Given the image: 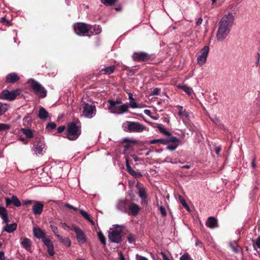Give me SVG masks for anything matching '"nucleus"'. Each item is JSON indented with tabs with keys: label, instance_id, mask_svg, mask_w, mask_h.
I'll return each instance as SVG.
<instances>
[{
	"label": "nucleus",
	"instance_id": "1",
	"mask_svg": "<svg viewBox=\"0 0 260 260\" xmlns=\"http://www.w3.org/2000/svg\"><path fill=\"white\" fill-rule=\"evenodd\" d=\"M108 102L109 105L108 107V109L111 113L122 114L128 111L129 107L128 104H123L120 101L109 100Z\"/></svg>",
	"mask_w": 260,
	"mask_h": 260
},
{
	"label": "nucleus",
	"instance_id": "2",
	"mask_svg": "<svg viewBox=\"0 0 260 260\" xmlns=\"http://www.w3.org/2000/svg\"><path fill=\"white\" fill-rule=\"evenodd\" d=\"M81 134V124L78 122L69 124L67 128V138L70 140H76Z\"/></svg>",
	"mask_w": 260,
	"mask_h": 260
},
{
	"label": "nucleus",
	"instance_id": "3",
	"mask_svg": "<svg viewBox=\"0 0 260 260\" xmlns=\"http://www.w3.org/2000/svg\"><path fill=\"white\" fill-rule=\"evenodd\" d=\"M82 115L87 118L91 119L95 116L96 108L95 105L83 103L81 106Z\"/></svg>",
	"mask_w": 260,
	"mask_h": 260
},
{
	"label": "nucleus",
	"instance_id": "4",
	"mask_svg": "<svg viewBox=\"0 0 260 260\" xmlns=\"http://www.w3.org/2000/svg\"><path fill=\"white\" fill-rule=\"evenodd\" d=\"M27 83L34 92L40 98H43L46 96V90L38 82L30 79L28 80Z\"/></svg>",
	"mask_w": 260,
	"mask_h": 260
},
{
	"label": "nucleus",
	"instance_id": "5",
	"mask_svg": "<svg viewBox=\"0 0 260 260\" xmlns=\"http://www.w3.org/2000/svg\"><path fill=\"white\" fill-rule=\"evenodd\" d=\"M108 238L112 242L120 243L122 240L121 229L118 226L111 229L109 231Z\"/></svg>",
	"mask_w": 260,
	"mask_h": 260
},
{
	"label": "nucleus",
	"instance_id": "6",
	"mask_svg": "<svg viewBox=\"0 0 260 260\" xmlns=\"http://www.w3.org/2000/svg\"><path fill=\"white\" fill-rule=\"evenodd\" d=\"M234 17L233 14L229 13L228 14H225L223 16L219 22L218 25H221L231 29L234 24Z\"/></svg>",
	"mask_w": 260,
	"mask_h": 260
},
{
	"label": "nucleus",
	"instance_id": "7",
	"mask_svg": "<svg viewBox=\"0 0 260 260\" xmlns=\"http://www.w3.org/2000/svg\"><path fill=\"white\" fill-rule=\"evenodd\" d=\"M125 124L131 132L141 133L145 130L148 131L146 126L138 122L127 121L125 123Z\"/></svg>",
	"mask_w": 260,
	"mask_h": 260
},
{
	"label": "nucleus",
	"instance_id": "8",
	"mask_svg": "<svg viewBox=\"0 0 260 260\" xmlns=\"http://www.w3.org/2000/svg\"><path fill=\"white\" fill-rule=\"evenodd\" d=\"M209 52V47L207 46H205L198 53L197 55V62L200 66H202L206 63Z\"/></svg>",
	"mask_w": 260,
	"mask_h": 260
},
{
	"label": "nucleus",
	"instance_id": "9",
	"mask_svg": "<svg viewBox=\"0 0 260 260\" xmlns=\"http://www.w3.org/2000/svg\"><path fill=\"white\" fill-rule=\"evenodd\" d=\"M75 33L81 36H85L88 33V25L84 23L79 22L74 24Z\"/></svg>",
	"mask_w": 260,
	"mask_h": 260
},
{
	"label": "nucleus",
	"instance_id": "10",
	"mask_svg": "<svg viewBox=\"0 0 260 260\" xmlns=\"http://www.w3.org/2000/svg\"><path fill=\"white\" fill-rule=\"evenodd\" d=\"M71 230L76 233L77 240L80 244H83L86 242V236L81 229L76 226H72Z\"/></svg>",
	"mask_w": 260,
	"mask_h": 260
},
{
	"label": "nucleus",
	"instance_id": "11",
	"mask_svg": "<svg viewBox=\"0 0 260 260\" xmlns=\"http://www.w3.org/2000/svg\"><path fill=\"white\" fill-rule=\"evenodd\" d=\"M231 29L221 25H218L216 34V39L218 42H222L230 33Z\"/></svg>",
	"mask_w": 260,
	"mask_h": 260
},
{
	"label": "nucleus",
	"instance_id": "12",
	"mask_svg": "<svg viewBox=\"0 0 260 260\" xmlns=\"http://www.w3.org/2000/svg\"><path fill=\"white\" fill-rule=\"evenodd\" d=\"M20 94V91L18 89L9 91L4 90L1 94L2 99L10 101L14 100L18 95Z\"/></svg>",
	"mask_w": 260,
	"mask_h": 260
},
{
	"label": "nucleus",
	"instance_id": "13",
	"mask_svg": "<svg viewBox=\"0 0 260 260\" xmlns=\"http://www.w3.org/2000/svg\"><path fill=\"white\" fill-rule=\"evenodd\" d=\"M46 149L45 143L41 142L34 144L33 146V150L37 155H42Z\"/></svg>",
	"mask_w": 260,
	"mask_h": 260
},
{
	"label": "nucleus",
	"instance_id": "14",
	"mask_svg": "<svg viewBox=\"0 0 260 260\" xmlns=\"http://www.w3.org/2000/svg\"><path fill=\"white\" fill-rule=\"evenodd\" d=\"M129 158L128 157H127L125 159V165L127 171L128 172V173L136 178L141 177L142 176V174L140 172H137L135 171L131 167L130 164H129Z\"/></svg>",
	"mask_w": 260,
	"mask_h": 260
},
{
	"label": "nucleus",
	"instance_id": "15",
	"mask_svg": "<svg viewBox=\"0 0 260 260\" xmlns=\"http://www.w3.org/2000/svg\"><path fill=\"white\" fill-rule=\"evenodd\" d=\"M43 204L39 201H34L32 211L35 215H40L43 210Z\"/></svg>",
	"mask_w": 260,
	"mask_h": 260
},
{
	"label": "nucleus",
	"instance_id": "16",
	"mask_svg": "<svg viewBox=\"0 0 260 260\" xmlns=\"http://www.w3.org/2000/svg\"><path fill=\"white\" fill-rule=\"evenodd\" d=\"M32 232L34 236L39 239H41L42 240L46 237L44 231L39 227H34Z\"/></svg>",
	"mask_w": 260,
	"mask_h": 260
},
{
	"label": "nucleus",
	"instance_id": "17",
	"mask_svg": "<svg viewBox=\"0 0 260 260\" xmlns=\"http://www.w3.org/2000/svg\"><path fill=\"white\" fill-rule=\"evenodd\" d=\"M88 33L89 32L90 35H98L101 33L102 29L99 25H88Z\"/></svg>",
	"mask_w": 260,
	"mask_h": 260
},
{
	"label": "nucleus",
	"instance_id": "18",
	"mask_svg": "<svg viewBox=\"0 0 260 260\" xmlns=\"http://www.w3.org/2000/svg\"><path fill=\"white\" fill-rule=\"evenodd\" d=\"M116 208L123 212H126L127 207V201L124 200H119L116 203Z\"/></svg>",
	"mask_w": 260,
	"mask_h": 260
},
{
	"label": "nucleus",
	"instance_id": "19",
	"mask_svg": "<svg viewBox=\"0 0 260 260\" xmlns=\"http://www.w3.org/2000/svg\"><path fill=\"white\" fill-rule=\"evenodd\" d=\"M133 58L134 60L138 61H144L147 60L148 58L147 54L140 52L139 53H135L133 54Z\"/></svg>",
	"mask_w": 260,
	"mask_h": 260
},
{
	"label": "nucleus",
	"instance_id": "20",
	"mask_svg": "<svg viewBox=\"0 0 260 260\" xmlns=\"http://www.w3.org/2000/svg\"><path fill=\"white\" fill-rule=\"evenodd\" d=\"M128 207L130 211V212L128 214H131L134 216H136L140 210L139 206L134 203L131 204Z\"/></svg>",
	"mask_w": 260,
	"mask_h": 260
},
{
	"label": "nucleus",
	"instance_id": "21",
	"mask_svg": "<svg viewBox=\"0 0 260 260\" xmlns=\"http://www.w3.org/2000/svg\"><path fill=\"white\" fill-rule=\"evenodd\" d=\"M6 225L3 228V231H6L8 233H11L15 231L17 229V225L16 223L12 224H8V222L5 223Z\"/></svg>",
	"mask_w": 260,
	"mask_h": 260
},
{
	"label": "nucleus",
	"instance_id": "22",
	"mask_svg": "<svg viewBox=\"0 0 260 260\" xmlns=\"http://www.w3.org/2000/svg\"><path fill=\"white\" fill-rule=\"evenodd\" d=\"M206 224L210 229H214L217 226V220L213 217H210L206 221Z\"/></svg>",
	"mask_w": 260,
	"mask_h": 260
},
{
	"label": "nucleus",
	"instance_id": "23",
	"mask_svg": "<svg viewBox=\"0 0 260 260\" xmlns=\"http://www.w3.org/2000/svg\"><path fill=\"white\" fill-rule=\"evenodd\" d=\"M19 79V76L17 74L12 73L8 74L6 78V81L8 83H14Z\"/></svg>",
	"mask_w": 260,
	"mask_h": 260
},
{
	"label": "nucleus",
	"instance_id": "24",
	"mask_svg": "<svg viewBox=\"0 0 260 260\" xmlns=\"http://www.w3.org/2000/svg\"><path fill=\"white\" fill-rule=\"evenodd\" d=\"M0 216L4 223L9 222V220L8 217L7 211L4 207L2 206H0Z\"/></svg>",
	"mask_w": 260,
	"mask_h": 260
},
{
	"label": "nucleus",
	"instance_id": "25",
	"mask_svg": "<svg viewBox=\"0 0 260 260\" xmlns=\"http://www.w3.org/2000/svg\"><path fill=\"white\" fill-rule=\"evenodd\" d=\"M48 115L49 113L45 109L41 107L38 113V117L42 120H45L48 117Z\"/></svg>",
	"mask_w": 260,
	"mask_h": 260
},
{
	"label": "nucleus",
	"instance_id": "26",
	"mask_svg": "<svg viewBox=\"0 0 260 260\" xmlns=\"http://www.w3.org/2000/svg\"><path fill=\"white\" fill-rule=\"evenodd\" d=\"M21 245L23 248L28 250L30 248L31 242L28 238H25L21 242Z\"/></svg>",
	"mask_w": 260,
	"mask_h": 260
},
{
	"label": "nucleus",
	"instance_id": "27",
	"mask_svg": "<svg viewBox=\"0 0 260 260\" xmlns=\"http://www.w3.org/2000/svg\"><path fill=\"white\" fill-rule=\"evenodd\" d=\"M114 70L115 68L114 66L105 67L101 69V70L100 71V74L109 75L113 73Z\"/></svg>",
	"mask_w": 260,
	"mask_h": 260
},
{
	"label": "nucleus",
	"instance_id": "28",
	"mask_svg": "<svg viewBox=\"0 0 260 260\" xmlns=\"http://www.w3.org/2000/svg\"><path fill=\"white\" fill-rule=\"evenodd\" d=\"M178 88L182 89L184 92H185L188 95L190 96L193 93V91L192 89L188 87L186 85H179L177 86Z\"/></svg>",
	"mask_w": 260,
	"mask_h": 260
},
{
	"label": "nucleus",
	"instance_id": "29",
	"mask_svg": "<svg viewBox=\"0 0 260 260\" xmlns=\"http://www.w3.org/2000/svg\"><path fill=\"white\" fill-rule=\"evenodd\" d=\"M57 238L62 242L66 246L70 247L71 246V241L69 238H63L60 235H57Z\"/></svg>",
	"mask_w": 260,
	"mask_h": 260
},
{
	"label": "nucleus",
	"instance_id": "30",
	"mask_svg": "<svg viewBox=\"0 0 260 260\" xmlns=\"http://www.w3.org/2000/svg\"><path fill=\"white\" fill-rule=\"evenodd\" d=\"M157 127L158 128L159 132L163 134L164 135L168 136H170L171 135L170 132L168 131L167 129L162 124L158 125Z\"/></svg>",
	"mask_w": 260,
	"mask_h": 260
},
{
	"label": "nucleus",
	"instance_id": "31",
	"mask_svg": "<svg viewBox=\"0 0 260 260\" xmlns=\"http://www.w3.org/2000/svg\"><path fill=\"white\" fill-rule=\"evenodd\" d=\"M139 196L142 200H145L147 198L146 191L145 188L141 187L139 190Z\"/></svg>",
	"mask_w": 260,
	"mask_h": 260
},
{
	"label": "nucleus",
	"instance_id": "32",
	"mask_svg": "<svg viewBox=\"0 0 260 260\" xmlns=\"http://www.w3.org/2000/svg\"><path fill=\"white\" fill-rule=\"evenodd\" d=\"M21 131L27 138H31L33 137V133L31 129L28 128H22Z\"/></svg>",
	"mask_w": 260,
	"mask_h": 260
},
{
	"label": "nucleus",
	"instance_id": "33",
	"mask_svg": "<svg viewBox=\"0 0 260 260\" xmlns=\"http://www.w3.org/2000/svg\"><path fill=\"white\" fill-rule=\"evenodd\" d=\"M11 202L16 207H19L21 206V202L18 199V198L15 196H13L11 199Z\"/></svg>",
	"mask_w": 260,
	"mask_h": 260
},
{
	"label": "nucleus",
	"instance_id": "34",
	"mask_svg": "<svg viewBox=\"0 0 260 260\" xmlns=\"http://www.w3.org/2000/svg\"><path fill=\"white\" fill-rule=\"evenodd\" d=\"M179 200L180 202V203L182 204V205L187 210L189 211L190 208L187 203H186V201L185 199L183 198V197L181 196H178Z\"/></svg>",
	"mask_w": 260,
	"mask_h": 260
},
{
	"label": "nucleus",
	"instance_id": "35",
	"mask_svg": "<svg viewBox=\"0 0 260 260\" xmlns=\"http://www.w3.org/2000/svg\"><path fill=\"white\" fill-rule=\"evenodd\" d=\"M42 241L47 247L53 245L52 242L47 237L44 238Z\"/></svg>",
	"mask_w": 260,
	"mask_h": 260
},
{
	"label": "nucleus",
	"instance_id": "36",
	"mask_svg": "<svg viewBox=\"0 0 260 260\" xmlns=\"http://www.w3.org/2000/svg\"><path fill=\"white\" fill-rule=\"evenodd\" d=\"M117 0H101V2L104 5L110 6L115 4Z\"/></svg>",
	"mask_w": 260,
	"mask_h": 260
},
{
	"label": "nucleus",
	"instance_id": "37",
	"mask_svg": "<svg viewBox=\"0 0 260 260\" xmlns=\"http://www.w3.org/2000/svg\"><path fill=\"white\" fill-rule=\"evenodd\" d=\"M98 238H99V240L101 241V242L103 244L105 245L106 244V239H105V236L103 234V233L101 232H98Z\"/></svg>",
	"mask_w": 260,
	"mask_h": 260
},
{
	"label": "nucleus",
	"instance_id": "38",
	"mask_svg": "<svg viewBox=\"0 0 260 260\" xmlns=\"http://www.w3.org/2000/svg\"><path fill=\"white\" fill-rule=\"evenodd\" d=\"M80 213L82 215V216L85 218L86 220H89L90 219V215L89 214L87 213L86 211L83 210H79Z\"/></svg>",
	"mask_w": 260,
	"mask_h": 260
},
{
	"label": "nucleus",
	"instance_id": "39",
	"mask_svg": "<svg viewBox=\"0 0 260 260\" xmlns=\"http://www.w3.org/2000/svg\"><path fill=\"white\" fill-rule=\"evenodd\" d=\"M7 110L6 105H4L0 103V116L2 115Z\"/></svg>",
	"mask_w": 260,
	"mask_h": 260
},
{
	"label": "nucleus",
	"instance_id": "40",
	"mask_svg": "<svg viewBox=\"0 0 260 260\" xmlns=\"http://www.w3.org/2000/svg\"><path fill=\"white\" fill-rule=\"evenodd\" d=\"M127 157H128L129 158V159L130 160L129 161H131V157L133 158V159L135 161H139L141 160V158L140 157H139L138 156H137L135 154H132V155H131L129 156H126L125 158Z\"/></svg>",
	"mask_w": 260,
	"mask_h": 260
},
{
	"label": "nucleus",
	"instance_id": "41",
	"mask_svg": "<svg viewBox=\"0 0 260 260\" xmlns=\"http://www.w3.org/2000/svg\"><path fill=\"white\" fill-rule=\"evenodd\" d=\"M180 260H190V257L188 253H184L180 257Z\"/></svg>",
	"mask_w": 260,
	"mask_h": 260
},
{
	"label": "nucleus",
	"instance_id": "42",
	"mask_svg": "<svg viewBox=\"0 0 260 260\" xmlns=\"http://www.w3.org/2000/svg\"><path fill=\"white\" fill-rule=\"evenodd\" d=\"M47 252L50 255L53 256L54 254V245L47 247Z\"/></svg>",
	"mask_w": 260,
	"mask_h": 260
},
{
	"label": "nucleus",
	"instance_id": "43",
	"mask_svg": "<svg viewBox=\"0 0 260 260\" xmlns=\"http://www.w3.org/2000/svg\"><path fill=\"white\" fill-rule=\"evenodd\" d=\"M129 106L133 108H139V106L136 102H135V101L131 100L129 101Z\"/></svg>",
	"mask_w": 260,
	"mask_h": 260
},
{
	"label": "nucleus",
	"instance_id": "44",
	"mask_svg": "<svg viewBox=\"0 0 260 260\" xmlns=\"http://www.w3.org/2000/svg\"><path fill=\"white\" fill-rule=\"evenodd\" d=\"M230 245L234 252H238L240 251V248L237 246L236 243L234 244V245H233L232 243H230Z\"/></svg>",
	"mask_w": 260,
	"mask_h": 260
},
{
	"label": "nucleus",
	"instance_id": "45",
	"mask_svg": "<svg viewBox=\"0 0 260 260\" xmlns=\"http://www.w3.org/2000/svg\"><path fill=\"white\" fill-rule=\"evenodd\" d=\"M168 143L172 142V143H177L179 142V139L175 137H171L169 138H167Z\"/></svg>",
	"mask_w": 260,
	"mask_h": 260
},
{
	"label": "nucleus",
	"instance_id": "46",
	"mask_svg": "<svg viewBox=\"0 0 260 260\" xmlns=\"http://www.w3.org/2000/svg\"><path fill=\"white\" fill-rule=\"evenodd\" d=\"M10 126L4 123H0V131L8 129H9Z\"/></svg>",
	"mask_w": 260,
	"mask_h": 260
},
{
	"label": "nucleus",
	"instance_id": "47",
	"mask_svg": "<svg viewBox=\"0 0 260 260\" xmlns=\"http://www.w3.org/2000/svg\"><path fill=\"white\" fill-rule=\"evenodd\" d=\"M158 208H159V211H160V213H161V214L163 216H165L167 215V213H166L165 208L162 206H159Z\"/></svg>",
	"mask_w": 260,
	"mask_h": 260
},
{
	"label": "nucleus",
	"instance_id": "48",
	"mask_svg": "<svg viewBox=\"0 0 260 260\" xmlns=\"http://www.w3.org/2000/svg\"><path fill=\"white\" fill-rule=\"evenodd\" d=\"M160 254L164 260H173V258H170L169 256L164 252H161Z\"/></svg>",
	"mask_w": 260,
	"mask_h": 260
},
{
	"label": "nucleus",
	"instance_id": "49",
	"mask_svg": "<svg viewBox=\"0 0 260 260\" xmlns=\"http://www.w3.org/2000/svg\"><path fill=\"white\" fill-rule=\"evenodd\" d=\"M56 126V124L54 122H50L47 125L46 127L48 129H53Z\"/></svg>",
	"mask_w": 260,
	"mask_h": 260
},
{
	"label": "nucleus",
	"instance_id": "50",
	"mask_svg": "<svg viewBox=\"0 0 260 260\" xmlns=\"http://www.w3.org/2000/svg\"><path fill=\"white\" fill-rule=\"evenodd\" d=\"M50 228H51L52 232L54 233V234H55V235L56 236V237H57V235H59L58 234V229L56 226L51 225L50 226Z\"/></svg>",
	"mask_w": 260,
	"mask_h": 260
},
{
	"label": "nucleus",
	"instance_id": "51",
	"mask_svg": "<svg viewBox=\"0 0 260 260\" xmlns=\"http://www.w3.org/2000/svg\"><path fill=\"white\" fill-rule=\"evenodd\" d=\"M177 145H171L168 146L167 149L171 151H173L175 150L177 148Z\"/></svg>",
	"mask_w": 260,
	"mask_h": 260
},
{
	"label": "nucleus",
	"instance_id": "52",
	"mask_svg": "<svg viewBox=\"0 0 260 260\" xmlns=\"http://www.w3.org/2000/svg\"><path fill=\"white\" fill-rule=\"evenodd\" d=\"M158 143L166 145L168 143V139H158Z\"/></svg>",
	"mask_w": 260,
	"mask_h": 260
},
{
	"label": "nucleus",
	"instance_id": "53",
	"mask_svg": "<svg viewBox=\"0 0 260 260\" xmlns=\"http://www.w3.org/2000/svg\"><path fill=\"white\" fill-rule=\"evenodd\" d=\"M254 245H255L258 248L260 249V236L255 240Z\"/></svg>",
	"mask_w": 260,
	"mask_h": 260
},
{
	"label": "nucleus",
	"instance_id": "54",
	"mask_svg": "<svg viewBox=\"0 0 260 260\" xmlns=\"http://www.w3.org/2000/svg\"><path fill=\"white\" fill-rule=\"evenodd\" d=\"M127 239L129 243H133L135 242V238L132 235L128 236Z\"/></svg>",
	"mask_w": 260,
	"mask_h": 260
},
{
	"label": "nucleus",
	"instance_id": "55",
	"mask_svg": "<svg viewBox=\"0 0 260 260\" xmlns=\"http://www.w3.org/2000/svg\"><path fill=\"white\" fill-rule=\"evenodd\" d=\"M159 92V89L157 88H154L151 93L152 95H158Z\"/></svg>",
	"mask_w": 260,
	"mask_h": 260
},
{
	"label": "nucleus",
	"instance_id": "56",
	"mask_svg": "<svg viewBox=\"0 0 260 260\" xmlns=\"http://www.w3.org/2000/svg\"><path fill=\"white\" fill-rule=\"evenodd\" d=\"M136 260H148L145 257L140 256L138 254L136 255Z\"/></svg>",
	"mask_w": 260,
	"mask_h": 260
},
{
	"label": "nucleus",
	"instance_id": "57",
	"mask_svg": "<svg viewBox=\"0 0 260 260\" xmlns=\"http://www.w3.org/2000/svg\"><path fill=\"white\" fill-rule=\"evenodd\" d=\"M65 129V126H60L58 127L57 128V132L58 133H62Z\"/></svg>",
	"mask_w": 260,
	"mask_h": 260
},
{
	"label": "nucleus",
	"instance_id": "58",
	"mask_svg": "<svg viewBox=\"0 0 260 260\" xmlns=\"http://www.w3.org/2000/svg\"><path fill=\"white\" fill-rule=\"evenodd\" d=\"M203 22V19L202 17H200L199 18H198V19L197 20V22H196V24L197 25H200L202 24Z\"/></svg>",
	"mask_w": 260,
	"mask_h": 260
},
{
	"label": "nucleus",
	"instance_id": "59",
	"mask_svg": "<svg viewBox=\"0 0 260 260\" xmlns=\"http://www.w3.org/2000/svg\"><path fill=\"white\" fill-rule=\"evenodd\" d=\"M118 255L119 256V260H125L123 255L121 251L118 252Z\"/></svg>",
	"mask_w": 260,
	"mask_h": 260
},
{
	"label": "nucleus",
	"instance_id": "60",
	"mask_svg": "<svg viewBox=\"0 0 260 260\" xmlns=\"http://www.w3.org/2000/svg\"><path fill=\"white\" fill-rule=\"evenodd\" d=\"M0 260H5V254L3 251H0Z\"/></svg>",
	"mask_w": 260,
	"mask_h": 260
},
{
	"label": "nucleus",
	"instance_id": "61",
	"mask_svg": "<svg viewBox=\"0 0 260 260\" xmlns=\"http://www.w3.org/2000/svg\"><path fill=\"white\" fill-rule=\"evenodd\" d=\"M144 113L145 114H146L147 115L150 116L151 117V116H152V115H151V112L148 109H145L144 111Z\"/></svg>",
	"mask_w": 260,
	"mask_h": 260
},
{
	"label": "nucleus",
	"instance_id": "62",
	"mask_svg": "<svg viewBox=\"0 0 260 260\" xmlns=\"http://www.w3.org/2000/svg\"><path fill=\"white\" fill-rule=\"evenodd\" d=\"M5 201H6V204L7 206L9 205L10 204L12 203V202H11V199L9 198H6Z\"/></svg>",
	"mask_w": 260,
	"mask_h": 260
},
{
	"label": "nucleus",
	"instance_id": "63",
	"mask_svg": "<svg viewBox=\"0 0 260 260\" xmlns=\"http://www.w3.org/2000/svg\"><path fill=\"white\" fill-rule=\"evenodd\" d=\"M158 143V139H154L150 141L149 144H154Z\"/></svg>",
	"mask_w": 260,
	"mask_h": 260
},
{
	"label": "nucleus",
	"instance_id": "64",
	"mask_svg": "<svg viewBox=\"0 0 260 260\" xmlns=\"http://www.w3.org/2000/svg\"><path fill=\"white\" fill-rule=\"evenodd\" d=\"M128 99H129L130 101H131V100L135 101V99L133 98V95L132 93L129 92L128 93Z\"/></svg>",
	"mask_w": 260,
	"mask_h": 260
}]
</instances>
